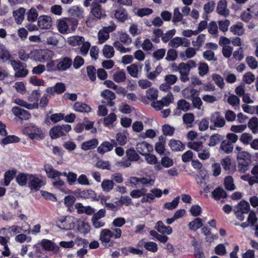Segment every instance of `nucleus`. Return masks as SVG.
Returning <instances> with one entry per match:
<instances>
[{"instance_id": "57", "label": "nucleus", "mask_w": 258, "mask_h": 258, "mask_svg": "<svg viewBox=\"0 0 258 258\" xmlns=\"http://www.w3.org/2000/svg\"><path fill=\"white\" fill-rule=\"evenodd\" d=\"M78 229L80 232L86 234L90 231V226L88 223L81 221L78 223Z\"/></svg>"}, {"instance_id": "21", "label": "nucleus", "mask_w": 258, "mask_h": 258, "mask_svg": "<svg viewBox=\"0 0 258 258\" xmlns=\"http://www.w3.org/2000/svg\"><path fill=\"white\" fill-rule=\"evenodd\" d=\"M14 102L23 107H24L29 110H32L34 109H37L39 105L38 103L35 102L34 103H28L26 101H24L20 98H16L14 100Z\"/></svg>"}, {"instance_id": "37", "label": "nucleus", "mask_w": 258, "mask_h": 258, "mask_svg": "<svg viewBox=\"0 0 258 258\" xmlns=\"http://www.w3.org/2000/svg\"><path fill=\"white\" fill-rule=\"evenodd\" d=\"M165 140L162 136L159 137V142H157L155 147V151L160 155L164 154L165 151L164 144Z\"/></svg>"}, {"instance_id": "32", "label": "nucleus", "mask_w": 258, "mask_h": 258, "mask_svg": "<svg viewBox=\"0 0 258 258\" xmlns=\"http://www.w3.org/2000/svg\"><path fill=\"white\" fill-rule=\"evenodd\" d=\"M182 119L186 126L191 127L195 121V115L192 113H186L182 116Z\"/></svg>"}, {"instance_id": "26", "label": "nucleus", "mask_w": 258, "mask_h": 258, "mask_svg": "<svg viewBox=\"0 0 258 258\" xmlns=\"http://www.w3.org/2000/svg\"><path fill=\"white\" fill-rule=\"evenodd\" d=\"M26 9L20 8L18 10L14 11L13 15L17 24H21L24 19Z\"/></svg>"}, {"instance_id": "49", "label": "nucleus", "mask_w": 258, "mask_h": 258, "mask_svg": "<svg viewBox=\"0 0 258 258\" xmlns=\"http://www.w3.org/2000/svg\"><path fill=\"white\" fill-rule=\"evenodd\" d=\"M211 77L212 80L220 88L223 89L224 87V79L220 75L214 74L212 75Z\"/></svg>"}, {"instance_id": "41", "label": "nucleus", "mask_w": 258, "mask_h": 258, "mask_svg": "<svg viewBox=\"0 0 258 258\" xmlns=\"http://www.w3.org/2000/svg\"><path fill=\"white\" fill-rule=\"evenodd\" d=\"M114 183L112 180L104 179L101 183L102 190L105 192L110 191L114 187Z\"/></svg>"}, {"instance_id": "16", "label": "nucleus", "mask_w": 258, "mask_h": 258, "mask_svg": "<svg viewBox=\"0 0 258 258\" xmlns=\"http://www.w3.org/2000/svg\"><path fill=\"white\" fill-rule=\"evenodd\" d=\"M12 111L15 116L22 120H28L31 117V114L28 111L18 106L13 107Z\"/></svg>"}, {"instance_id": "23", "label": "nucleus", "mask_w": 258, "mask_h": 258, "mask_svg": "<svg viewBox=\"0 0 258 258\" xmlns=\"http://www.w3.org/2000/svg\"><path fill=\"white\" fill-rule=\"evenodd\" d=\"M154 228L162 234H170L172 232V229L170 226H165L162 221H159L156 223Z\"/></svg>"}, {"instance_id": "4", "label": "nucleus", "mask_w": 258, "mask_h": 258, "mask_svg": "<svg viewBox=\"0 0 258 258\" xmlns=\"http://www.w3.org/2000/svg\"><path fill=\"white\" fill-rule=\"evenodd\" d=\"M11 63L15 72V77L23 78L28 75V71L26 69L25 63L16 60H12Z\"/></svg>"}, {"instance_id": "55", "label": "nucleus", "mask_w": 258, "mask_h": 258, "mask_svg": "<svg viewBox=\"0 0 258 258\" xmlns=\"http://www.w3.org/2000/svg\"><path fill=\"white\" fill-rule=\"evenodd\" d=\"M208 32L211 35H215L216 36L218 35V28L216 22L212 21L208 25Z\"/></svg>"}, {"instance_id": "52", "label": "nucleus", "mask_w": 258, "mask_h": 258, "mask_svg": "<svg viewBox=\"0 0 258 258\" xmlns=\"http://www.w3.org/2000/svg\"><path fill=\"white\" fill-rule=\"evenodd\" d=\"M237 159V160L248 161V163H251V156L248 152L246 151L238 152Z\"/></svg>"}, {"instance_id": "43", "label": "nucleus", "mask_w": 258, "mask_h": 258, "mask_svg": "<svg viewBox=\"0 0 258 258\" xmlns=\"http://www.w3.org/2000/svg\"><path fill=\"white\" fill-rule=\"evenodd\" d=\"M224 184L226 189L228 190H233L235 189L233 178L231 176L225 177Z\"/></svg>"}, {"instance_id": "54", "label": "nucleus", "mask_w": 258, "mask_h": 258, "mask_svg": "<svg viewBox=\"0 0 258 258\" xmlns=\"http://www.w3.org/2000/svg\"><path fill=\"white\" fill-rule=\"evenodd\" d=\"M177 69L180 76L189 75L190 70L189 67H187L186 64L184 62H181L178 64Z\"/></svg>"}, {"instance_id": "24", "label": "nucleus", "mask_w": 258, "mask_h": 258, "mask_svg": "<svg viewBox=\"0 0 258 258\" xmlns=\"http://www.w3.org/2000/svg\"><path fill=\"white\" fill-rule=\"evenodd\" d=\"M78 214L85 213L87 215H91L94 213V210L90 206H84L81 203H77L75 205Z\"/></svg>"}, {"instance_id": "6", "label": "nucleus", "mask_w": 258, "mask_h": 258, "mask_svg": "<svg viewBox=\"0 0 258 258\" xmlns=\"http://www.w3.org/2000/svg\"><path fill=\"white\" fill-rule=\"evenodd\" d=\"M210 122L213 124L210 128L212 130L214 128H222L226 124V120L223 115L219 111H216L211 114Z\"/></svg>"}, {"instance_id": "27", "label": "nucleus", "mask_w": 258, "mask_h": 258, "mask_svg": "<svg viewBox=\"0 0 258 258\" xmlns=\"http://www.w3.org/2000/svg\"><path fill=\"white\" fill-rule=\"evenodd\" d=\"M114 16L115 18L120 22L123 23L127 20L128 16L126 11L123 9H119L115 12Z\"/></svg>"}, {"instance_id": "30", "label": "nucleus", "mask_w": 258, "mask_h": 258, "mask_svg": "<svg viewBox=\"0 0 258 258\" xmlns=\"http://www.w3.org/2000/svg\"><path fill=\"white\" fill-rule=\"evenodd\" d=\"M169 146L172 151H180L184 149V146L178 140H171L169 143Z\"/></svg>"}, {"instance_id": "9", "label": "nucleus", "mask_w": 258, "mask_h": 258, "mask_svg": "<svg viewBox=\"0 0 258 258\" xmlns=\"http://www.w3.org/2000/svg\"><path fill=\"white\" fill-rule=\"evenodd\" d=\"M117 146L115 140L112 139L110 142H103L98 148L97 152L101 154H103L106 152L111 151L114 147Z\"/></svg>"}, {"instance_id": "5", "label": "nucleus", "mask_w": 258, "mask_h": 258, "mask_svg": "<svg viewBox=\"0 0 258 258\" xmlns=\"http://www.w3.org/2000/svg\"><path fill=\"white\" fill-rule=\"evenodd\" d=\"M77 21L74 18H63L57 21V27L58 31L62 33H66L69 29V25L72 24L74 26H77Z\"/></svg>"}, {"instance_id": "50", "label": "nucleus", "mask_w": 258, "mask_h": 258, "mask_svg": "<svg viewBox=\"0 0 258 258\" xmlns=\"http://www.w3.org/2000/svg\"><path fill=\"white\" fill-rule=\"evenodd\" d=\"M126 154L130 161H138L140 159L139 155L133 148L128 149L126 151Z\"/></svg>"}, {"instance_id": "18", "label": "nucleus", "mask_w": 258, "mask_h": 258, "mask_svg": "<svg viewBox=\"0 0 258 258\" xmlns=\"http://www.w3.org/2000/svg\"><path fill=\"white\" fill-rule=\"evenodd\" d=\"M72 63V60L70 57H63L59 60L56 66L57 71H66L71 67Z\"/></svg>"}, {"instance_id": "35", "label": "nucleus", "mask_w": 258, "mask_h": 258, "mask_svg": "<svg viewBox=\"0 0 258 258\" xmlns=\"http://www.w3.org/2000/svg\"><path fill=\"white\" fill-rule=\"evenodd\" d=\"M30 175L29 174L20 173L16 176V181L20 185H25L27 183L28 184Z\"/></svg>"}, {"instance_id": "33", "label": "nucleus", "mask_w": 258, "mask_h": 258, "mask_svg": "<svg viewBox=\"0 0 258 258\" xmlns=\"http://www.w3.org/2000/svg\"><path fill=\"white\" fill-rule=\"evenodd\" d=\"M230 31L234 35H241L243 34L244 29L241 23H238L232 25L230 28Z\"/></svg>"}, {"instance_id": "38", "label": "nucleus", "mask_w": 258, "mask_h": 258, "mask_svg": "<svg viewBox=\"0 0 258 258\" xmlns=\"http://www.w3.org/2000/svg\"><path fill=\"white\" fill-rule=\"evenodd\" d=\"M223 140V137L218 134H215L210 137L208 146L214 147Z\"/></svg>"}, {"instance_id": "11", "label": "nucleus", "mask_w": 258, "mask_h": 258, "mask_svg": "<svg viewBox=\"0 0 258 258\" xmlns=\"http://www.w3.org/2000/svg\"><path fill=\"white\" fill-rule=\"evenodd\" d=\"M43 185V181L38 177L30 174L28 181V186L31 190H38Z\"/></svg>"}, {"instance_id": "17", "label": "nucleus", "mask_w": 258, "mask_h": 258, "mask_svg": "<svg viewBox=\"0 0 258 258\" xmlns=\"http://www.w3.org/2000/svg\"><path fill=\"white\" fill-rule=\"evenodd\" d=\"M53 52L47 49H40L36 52L35 56L39 61H43L51 58Z\"/></svg>"}, {"instance_id": "40", "label": "nucleus", "mask_w": 258, "mask_h": 258, "mask_svg": "<svg viewBox=\"0 0 258 258\" xmlns=\"http://www.w3.org/2000/svg\"><path fill=\"white\" fill-rule=\"evenodd\" d=\"M188 226L190 230L196 231L203 226L202 220L199 218H196L188 223Z\"/></svg>"}, {"instance_id": "63", "label": "nucleus", "mask_w": 258, "mask_h": 258, "mask_svg": "<svg viewBox=\"0 0 258 258\" xmlns=\"http://www.w3.org/2000/svg\"><path fill=\"white\" fill-rule=\"evenodd\" d=\"M198 70L199 74L202 77L206 75L209 71L208 64L205 62H200L199 63Z\"/></svg>"}, {"instance_id": "58", "label": "nucleus", "mask_w": 258, "mask_h": 258, "mask_svg": "<svg viewBox=\"0 0 258 258\" xmlns=\"http://www.w3.org/2000/svg\"><path fill=\"white\" fill-rule=\"evenodd\" d=\"M114 49L113 47L105 45L103 49V53L106 58H111L114 55Z\"/></svg>"}, {"instance_id": "61", "label": "nucleus", "mask_w": 258, "mask_h": 258, "mask_svg": "<svg viewBox=\"0 0 258 258\" xmlns=\"http://www.w3.org/2000/svg\"><path fill=\"white\" fill-rule=\"evenodd\" d=\"M113 80L117 83H121L124 82L126 79L125 73L123 71L116 72L113 75Z\"/></svg>"}, {"instance_id": "19", "label": "nucleus", "mask_w": 258, "mask_h": 258, "mask_svg": "<svg viewBox=\"0 0 258 258\" xmlns=\"http://www.w3.org/2000/svg\"><path fill=\"white\" fill-rule=\"evenodd\" d=\"M136 150L138 153L143 156L153 150V147L147 142H143L136 146Z\"/></svg>"}, {"instance_id": "31", "label": "nucleus", "mask_w": 258, "mask_h": 258, "mask_svg": "<svg viewBox=\"0 0 258 258\" xmlns=\"http://www.w3.org/2000/svg\"><path fill=\"white\" fill-rule=\"evenodd\" d=\"M98 144V141L96 139H93L82 144V149L84 150H89L94 149Z\"/></svg>"}, {"instance_id": "13", "label": "nucleus", "mask_w": 258, "mask_h": 258, "mask_svg": "<svg viewBox=\"0 0 258 258\" xmlns=\"http://www.w3.org/2000/svg\"><path fill=\"white\" fill-rule=\"evenodd\" d=\"M25 132L32 140L39 139L42 136V133L41 130L35 126L27 127L25 129Z\"/></svg>"}, {"instance_id": "10", "label": "nucleus", "mask_w": 258, "mask_h": 258, "mask_svg": "<svg viewBox=\"0 0 258 258\" xmlns=\"http://www.w3.org/2000/svg\"><path fill=\"white\" fill-rule=\"evenodd\" d=\"M116 26L113 24L111 26L104 28L98 32V41L99 43H103L107 40L109 37V32H112L115 30Z\"/></svg>"}, {"instance_id": "44", "label": "nucleus", "mask_w": 258, "mask_h": 258, "mask_svg": "<svg viewBox=\"0 0 258 258\" xmlns=\"http://www.w3.org/2000/svg\"><path fill=\"white\" fill-rule=\"evenodd\" d=\"M95 196V192L91 189H86L79 192V197L85 199H93Z\"/></svg>"}, {"instance_id": "46", "label": "nucleus", "mask_w": 258, "mask_h": 258, "mask_svg": "<svg viewBox=\"0 0 258 258\" xmlns=\"http://www.w3.org/2000/svg\"><path fill=\"white\" fill-rule=\"evenodd\" d=\"M162 191L158 188H153L149 193L147 194L148 198L150 199V201H153L155 198H160L162 196Z\"/></svg>"}, {"instance_id": "53", "label": "nucleus", "mask_w": 258, "mask_h": 258, "mask_svg": "<svg viewBox=\"0 0 258 258\" xmlns=\"http://www.w3.org/2000/svg\"><path fill=\"white\" fill-rule=\"evenodd\" d=\"M177 109L186 111L190 109V105L189 103L184 99L179 100L177 103Z\"/></svg>"}, {"instance_id": "45", "label": "nucleus", "mask_w": 258, "mask_h": 258, "mask_svg": "<svg viewBox=\"0 0 258 258\" xmlns=\"http://www.w3.org/2000/svg\"><path fill=\"white\" fill-rule=\"evenodd\" d=\"M237 162L238 170L242 173H245L249 169V166L251 165V163H248V161L237 160Z\"/></svg>"}, {"instance_id": "60", "label": "nucleus", "mask_w": 258, "mask_h": 258, "mask_svg": "<svg viewBox=\"0 0 258 258\" xmlns=\"http://www.w3.org/2000/svg\"><path fill=\"white\" fill-rule=\"evenodd\" d=\"M177 57V51L173 48H170L167 51L165 59L167 61H174L176 59Z\"/></svg>"}, {"instance_id": "39", "label": "nucleus", "mask_w": 258, "mask_h": 258, "mask_svg": "<svg viewBox=\"0 0 258 258\" xmlns=\"http://www.w3.org/2000/svg\"><path fill=\"white\" fill-rule=\"evenodd\" d=\"M202 232L206 236V240L208 242H212L214 239H217L218 236L216 235L211 234L210 229L207 226H205L202 228Z\"/></svg>"}, {"instance_id": "42", "label": "nucleus", "mask_w": 258, "mask_h": 258, "mask_svg": "<svg viewBox=\"0 0 258 258\" xmlns=\"http://www.w3.org/2000/svg\"><path fill=\"white\" fill-rule=\"evenodd\" d=\"M191 99L193 107L198 110H201L203 102L199 95H196V93L194 94H192Z\"/></svg>"}, {"instance_id": "8", "label": "nucleus", "mask_w": 258, "mask_h": 258, "mask_svg": "<svg viewBox=\"0 0 258 258\" xmlns=\"http://www.w3.org/2000/svg\"><path fill=\"white\" fill-rule=\"evenodd\" d=\"M91 13L97 19L105 18L106 14L105 11L101 8V5L98 3L97 1H94L91 5Z\"/></svg>"}, {"instance_id": "56", "label": "nucleus", "mask_w": 258, "mask_h": 258, "mask_svg": "<svg viewBox=\"0 0 258 258\" xmlns=\"http://www.w3.org/2000/svg\"><path fill=\"white\" fill-rule=\"evenodd\" d=\"M183 15L180 12L179 9L178 8H176L174 10L173 12V16L172 18V22L174 24L181 22L183 20Z\"/></svg>"}, {"instance_id": "59", "label": "nucleus", "mask_w": 258, "mask_h": 258, "mask_svg": "<svg viewBox=\"0 0 258 258\" xmlns=\"http://www.w3.org/2000/svg\"><path fill=\"white\" fill-rule=\"evenodd\" d=\"M179 197H176L171 202L165 203L164 207L168 210H172L175 209L179 203Z\"/></svg>"}, {"instance_id": "34", "label": "nucleus", "mask_w": 258, "mask_h": 258, "mask_svg": "<svg viewBox=\"0 0 258 258\" xmlns=\"http://www.w3.org/2000/svg\"><path fill=\"white\" fill-rule=\"evenodd\" d=\"M85 41V39L82 36H74L68 38V43L73 46L81 45Z\"/></svg>"}, {"instance_id": "7", "label": "nucleus", "mask_w": 258, "mask_h": 258, "mask_svg": "<svg viewBox=\"0 0 258 258\" xmlns=\"http://www.w3.org/2000/svg\"><path fill=\"white\" fill-rule=\"evenodd\" d=\"M174 99L172 93L169 92L164 97H163L161 100L154 101L151 105L157 110H161L164 106H168L170 103H171Z\"/></svg>"}, {"instance_id": "36", "label": "nucleus", "mask_w": 258, "mask_h": 258, "mask_svg": "<svg viewBox=\"0 0 258 258\" xmlns=\"http://www.w3.org/2000/svg\"><path fill=\"white\" fill-rule=\"evenodd\" d=\"M220 149L224 153L228 154L232 152L233 149V146L228 140H222L220 145Z\"/></svg>"}, {"instance_id": "20", "label": "nucleus", "mask_w": 258, "mask_h": 258, "mask_svg": "<svg viewBox=\"0 0 258 258\" xmlns=\"http://www.w3.org/2000/svg\"><path fill=\"white\" fill-rule=\"evenodd\" d=\"M38 25L41 29H48L51 26V18L47 16H40L38 20Z\"/></svg>"}, {"instance_id": "29", "label": "nucleus", "mask_w": 258, "mask_h": 258, "mask_svg": "<svg viewBox=\"0 0 258 258\" xmlns=\"http://www.w3.org/2000/svg\"><path fill=\"white\" fill-rule=\"evenodd\" d=\"M74 109L75 111L80 112H89L91 111V108L89 105L80 102L75 103Z\"/></svg>"}, {"instance_id": "51", "label": "nucleus", "mask_w": 258, "mask_h": 258, "mask_svg": "<svg viewBox=\"0 0 258 258\" xmlns=\"http://www.w3.org/2000/svg\"><path fill=\"white\" fill-rule=\"evenodd\" d=\"M196 53L195 49L192 47H188L186 49L184 52L180 53V57L185 60L186 58H189L193 57Z\"/></svg>"}, {"instance_id": "64", "label": "nucleus", "mask_w": 258, "mask_h": 258, "mask_svg": "<svg viewBox=\"0 0 258 258\" xmlns=\"http://www.w3.org/2000/svg\"><path fill=\"white\" fill-rule=\"evenodd\" d=\"M115 141L120 146H123L126 143V136L124 133H118L116 134Z\"/></svg>"}, {"instance_id": "48", "label": "nucleus", "mask_w": 258, "mask_h": 258, "mask_svg": "<svg viewBox=\"0 0 258 258\" xmlns=\"http://www.w3.org/2000/svg\"><path fill=\"white\" fill-rule=\"evenodd\" d=\"M248 126L253 134L258 133V119L256 117L251 118L248 122Z\"/></svg>"}, {"instance_id": "3", "label": "nucleus", "mask_w": 258, "mask_h": 258, "mask_svg": "<svg viewBox=\"0 0 258 258\" xmlns=\"http://www.w3.org/2000/svg\"><path fill=\"white\" fill-rule=\"evenodd\" d=\"M71 130V126L69 124L58 125L51 128L49 131V135L52 139H55L66 136Z\"/></svg>"}, {"instance_id": "12", "label": "nucleus", "mask_w": 258, "mask_h": 258, "mask_svg": "<svg viewBox=\"0 0 258 258\" xmlns=\"http://www.w3.org/2000/svg\"><path fill=\"white\" fill-rule=\"evenodd\" d=\"M189 44V41L186 38L176 37L170 40L168 45L172 48H177L182 45L187 47Z\"/></svg>"}, {"instance_id": "62", "label": "nucleus", "mask_w": 258, "mask_h": 258, "mask_svg": "<svg viewBox=\"0 0 258 258\" xmlns=\"http://www.w3.org/2000/svg\"><path fill=\"white\" fill-rule=\"evenodd\" d=\"M14 88L16 90L17 92L23 95L26 92V87L22 82H16L14 86Z\"/></svg>"}, {"instance_id": "22", "label": "nucleus", "mask_w": 258, "mask_h": 258, "mask_svg": "<svg viewBox=\"0 0 258 258\" xmlns=\"http://www.w3.org/2000/svg\"><path fill=\"white\" fill-rule=\"evenodd\" d=\"M145 156L147 162L149 164L154 165V167L156 170H160L162 169V166L158 161L155 155L147 153Z\"/></svg>"}, {"instance_id": "1", "label": "nucleus", "mask_w": 258, "mask_h": 258, "mask_svg": "<svg viewBox=\"0 0 258 258\" xmlns=\"http://www.w3.org/2000/svg\"><path fill=\"white\" fill-rule=\"evenodd\" d=\"M121 230L119 228H114L113 231L108 229L102 230L100 232V240L105 246H111L114 244V241L111 240L112 237L118 239L121 236Z\"/></svg>"}, {"instance_id": "28", "label": "nucleus", "mask_w": 258, "mask_h": 258, "mask_svg": "<svg viewBox=\"0 0 258 258\" xmlns=\"http://www.w3.org/2000/svg\"><path fill=\"white\" fill-rule=\"evenodd\" d=\"M42 247L46 250L57 251L59 247L54 242L47 239H43L41 242Z\"/></svg>"}, {"instance_id": "47", "label": "nucleus", "mask_w": 258, "mask_h": 258, "mask_svg": "<svg viewBox=\"0 0 258 258\" xmlns=\"http://www.w3.org/2000/svg\"><path fill=\"white\" fill-rule=\"evenodd\" d=\"M236 209V210H239L243 213H247L249 211L250 206L248 202L242 201L238 204Z\"/></svg>"}, {"instance_id": "2", "label": "nucleus", "mask_w": 258, "mask_h": 258, "mask_svg": "<svg viewBox=\"0 0 258 258\" xmlns=\"http://www.w3.org/2000/svg\"><path fill=\"white\" fill-rule=\"evenodd\" d=\"M204 141H195L188 142L187 147L195 151L199 152L198 157L203 160L209 159L210 153L209 149H204Z\"/></svg>"}, {"instance_id": "25", "label": "nucleus", "mask_w": 258, "mask_h": 258, "mask_svg": "<svg viewBox=\"0 0 258 258\" xmlns=\"http://www.w3.org/2000/svg\"><path fill=\"white\" fill-rule=\"evenodd\" d=\"M227 195L226 191L222 187H218L214 189L212 192V197L215 200H219L220 199L226 198Z\"/></svg>"}, {"instance_id": "14", "label": "nucleus", "mask_w": 258, "mask_h": 258, "mask_svg": "<svg viewBox=\"0 0 258 258\" xmlns=\"http://www.w3.org/2000/svg\"><path fill=\"white\" fill-rule=\"evenodd\" d=\"M216 11L221 16L228 17L230 14V10L227 8V2L226 0L220 1L217 4Z\"/></svg>"}, {"instance_id": "15", "label": "nucleus", "mask_w": 258, "mask_h": 258, "mask_svg": "<svg viewBox=\"0 0 258 258\" xmlns=\"http://www.w3.org/2000/svg\"><path fill=\"white\" fill-rule=\"evenodd\" d=\"M44 169L48 177L55 178L63 175L67 177L68 173L66 172L61 173L53 169L50 164H46L44 166Z\"/></svg>"}]
</instances>
